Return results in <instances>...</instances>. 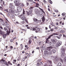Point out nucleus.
Instances as JSON below:
<instances>
[{"mask_svg": "<svg viewBox=\"0 0 66 66\" xmlns=\"http://www.w3.org/2000/svg\"><path fill=\"white\" fill-rule=\"evenodd\" d=\"M9 12H11V13L12 12V13H13V14H14V15H15V16H17L19 15L18 12H17L15 10L12 11L11 10H10Z\"/></svg>", "mask_w": 66, "mask_h": 66, "instance_id": "f257e3e1", "label": "nucleus"}, {"mask_svg": "<svg viewBox=\"0 0 66 66\" xmlns=\"http://www.w3.org/2000/svg\"><path fill=\"white\" fill-rule=\"evenodd\" d=\"M14 2L15 3V5L16 6H19V4H20V1L19 0H14Z\"/></svg>", "mask_w": 66, "mask_h": 66, "instance_id": "f03ea898", "label": "nucleus"}, {"mask_svg": "<svg viewBox=\"0 0 66 66\" xmlns=\"http://www.w3.org/2000/svg\"><path fill=\"white\" fill-rule=\"evenodd\" d=\"M20 18L23 21L25 20L26 19V17L24 15V14L21 15L20 16Z\"/></svg>", "mask_w": 66, "mask_h": 66, "instance_id": "7ed1b4c3", "label": "nucleus"}, {"mask_svg": "<svg viewBox=\"0 0 66 66\" xmlns=\"http://www.w3.org/2000/svg\"><path fill=\"white\" fill-rule=\"evenodd\" d=\"M9 7L11 9H14L15 8V6L13 5V3H11L9 4Z\"/></svg>", "mask_w": 66, "mask_h": 66, "instance_id": "20e7f679", "label": "nucleus"}, {"mask_svg": "<svg viewBox=\"0 0 66 66\" xmlns=\"http://www.w3.org/2000/svg\"><path fill=\"white\" fill-rule=\"evenodd\" d=\"M34 20L36 24L40 22V20H38L36 18L34 19Z\"/></svg>", "mask_w": 66, "mask_h": 66, "instance_id": "39448f33", "label": "nucleus"}, {"mask_svg": "<svg viewBox=\"0 0 66 66\" xmlns=\"http://www.w3.org/2000/svg\"><path fill=\"white\" fill-rule=\"evenodd\" d=\"M22 10V8L21 7L19 6L17 8V11L18 12H20Z\"/></svg>", "mask_w": 66, "mask_h": 66, "instance_id": "423d86ee", "label": "nucleus"}, {"mask_svg": "<svg viewBox=\"0 0 66 66\" xmlns=\"http://www.w3.org/2000/svg\"><path fill=\"white\" fill-rule=\"evenodd\" d=\"M52 47H47V50H48V51H50V54H51L52 53Z\"/></svg>", "mask_w": 66, "mask_h": 66, "instance_id": "0eeeda50", "label": "nucleus"}, {"mask_svg": "<svg viewBox=\"0 0 66 66\" xmlns=\"http://www.w3.org/2000/svg\"><path fill=\"white\" fill-rule=\"evenodd\" d=\"M62 42L61 41H59L56 44V47H59L61 45Z\"/></svg>", "mask_w": 66, "mask_h": 66, "instance_id": "6e6552de", "label": "nucleus"}, {"mask_svg": "<svg viewBox=\"0 0 66 66\" xmlns=\"http://www.w3.org/2000/svg\"><path fill=\"white\" fill-rule=\"evenodd\" d=\"M32 10H30L29 12H27V15H30V14H32Z\"/></svg>", "mask_w": 66, "mask_h": 66, "instance_id": "1a4fd4ad", "label": "nucleus"}, {"mask_svg": "<svg viewBox=\"0 0 66 66\" xmlns=\"http://www.w3.org/2000/svg\"><path fill=\"white\" fill-rule=\"evenodd\" d=\"M1 62H4V64H5V65H7V66H9V65H8V64H7V63L4 60H3V59H2V61H1Z\"/></svg>", "mask_w": 66, "mask_h": 66, "instance_id": "9d476101", "label": "nucleus"}, {"mask_svg": "<svg viewBox=\"0 0 66 66\" xmlns=\"http://www.w3.org/2000/svg\"><path fill=\"white\" fill-rule=\"evenodd\" d=\"M36 29H37V27H35L33 28L32 27H31L30 30H32V29L33 31H35L36 30Z\"/></svg>", "mask_w": 66, "mask_h": 66, "instance_id": "9b49d317", "label": "nucleus"}, {"mask_svg": "<svg viewBox=\"0 0 66 66\" xmlns=\"http://www.w3.org/2000/svg\"><path fill=\"white\" fill-rule=\"evenodd\" d=\"M41 30V29L39 28H37V30L35 31L36 33H38L39 32V31Z\"/></svg>", "mask_w": 66, "mask_h": 66, "instance_id": "f8f14e48", "label": "nucleus"}, {"mask_svg": "<svg viewBox=\"0 0 66 66\" xmlns=\"http://www.w3.org/2000/svg\"><path fill=\"white\" fill-rule=\"evenodd\" d=\"M54 59H55L57 61V60H59V58L57 56H55L54 57Z\"/></svg>", "mask_w": 66, "mask_h": 66, "instance_id": "ddd939ff", "label": "nucleus"}, {"mask_svg": "<svg viewBox=\"0 0 66 66\" xmlns=\"http://www.w3.org/2000/svg\"><path fill=\"white\" fill-rule=\"evenodd\" d=\"M61 51L62 53H64L65 51V49L64 48H62L61 50Z\"/></svg>", "mask_w": 66, "mask_h": 66, "instance_id": "4468645a", "label": "nucleus"}, {"mask_svg": "<svg viewBox=\"0 0 66 66\" xmlns=\"http://www.w3.org/2000/svg\"><path fill=\"white\" fill-rule=\"evenodd\" d=\"M48 39H49L47 38V39H46L45 43H49V40H48Z\"/></svg>", "mask_w": 66, "mask_h": 66, "instance_id": "2eb2a0df", "label": "nucleus"}, {"mask_svg": "<svg viewBox=\"0 0 66 66\" xmlns=\"http://www.w3.org/2000/svg\"><path fill=\"white\" fill-rule=\"evenodd\" d=\"M64 55H65V54L62 53L61 54V56L62 58H63L64 57Z\"/></svg>", "mask_w": 66, "mask_h": 66, "instance_id": "dca6fc26", "label": "nucleus"}, {"mask_svg": "<svg viewBox=\"0 0 66 66\" xmlns=\"http://www.w3.org/2000/svg\"><path fill=\"white\" fill-rule=\"evenodd\" d=\"M20 48L21 49V50L23 49V47L22 46V44H21L20 45Z\"/></svg>", "mask_w": 66, "mask_h": 66, "instance_id": "f3484780", "label": "nucleus"}, {"mask_svg": "<svg viewBox=\"0 0 66 66\" xmlns=\"http://www.w3.org/2000/svg\"><path fill=\"white\" fill-rule=\"evenodd\" d=\"M36 7H38L39 6V4L38 3H36Z\"/></svg>", "mask_w": 66, "mask_h": 66, "instance_id": "a211bd4d", "label": "nucleus"}, {"mask_svg": "<svg viewBox=\"0 0 66 66\" xmlns=\"http://www.w3.org/2000/svg\"><path fill=\"white\" fill-rule=\"evenodd\" d=\"M20 4L21 6H23V7L24 6V4H23V3H21L20 2Z\"/></svg>", "mask_w": 66, "mask_h": 66, "instance_id": "6ab92c4d", "label": "nucleus"}, {"mask_svg": "<svg viewBox=\"0 0 66 66\" xmlns=\"http://www.w3.org/2000/svg\"><path fill=\"white\" fill-rule=\"evenodd\" d=\"M58 66H62V64H61V63H59L58 64Z\"/></svg>", "mask_w": 66, "mask_h": 66, "instance_id": "aec40b11", "label": "nucleus"}, {"mask_svg": "<svg viewBox=\"0 0 66 66\" xmlns=\"http://www.w3.org/2000/svg\"><path fill=\"white\" fill-rule=\"evenodd\" d=\"M31 43H32V40H29L28 41V43L29 44H31Z\"/></svg>", "mask_w": 66, "mask_h": 66, "instance_id": "412c9836", "label": "nucleus"}, {"mask_svg": "<svg viewBox=\"0 0 66 66\" xmlns=\"http://www.w3.org/2000/svg\"><path fill=\"white\" fill-rule=\"evenodd\" d=\"M53 42L54 44H55L56 43V40H53Z\"/></svg>", "mask_w": 66, "mask_h": 66, "instance_id": "4be33fe9", "label": "nucleus"}, {"mask_svg": "<svg viewBox=\"0 0 66 66\" xmlns=\"http://www.w3.org/2000/svg\"><path fill=\"white\" fill-rule=\"evenodd\" d=\"M52 51L54 53H55V52H56V50L54 49L53 50H52Z\"/></svg>", "mask_w": 66, "mask_h": 66, "instance_id": "5701e85b", "label": "nucleus"}, {"mask_svg": "<svg viewBox=\"0 0 66 66\" xmlns=\"http://www.w3.org/2000/svg\"><path fill=\"white\" fill-rule=\"evenodd\" d=\"M45 20V19L44 16H43V17L42 18V21H44Z\"/></svg>", "mask_w": 66, "mask_h": 66, "instance_id": "b1692460", "label": "nucleus"}, {"mask_svg": "<svg viewBox=\"0 0 66 66\" xmlns=\"http://www.w3.org/2000/svg\"><path fill=\"white\" fill-rule=\"evenodd\" d=\"M4 30H5V31H6V32L7 31V28H6L4 27Z\"/></svg>", "mask_w": 66, "mask_h": 66, "instance_id": "393cba45", "label": "nucleus"}, {"mask_svg": "<svg viewBox=\"0 0 66 66\" xmlns=\"http://www.w3.org/2000/svg\"><path fill=\"white\" fill-rule=\"evenodd\" d=\"M22 31H23L24 32H26V31H27V30L24 29H22Z\"/></svg>", "mask_w": 66, "mask_h": 66, "instance_id": "a878e982", "label": "nucleus"}, {"mask_svg": "<svg viewBox=\"0 0 66 66\" xmlns=\"http://www.w3.org/2000/svg\"><path fill=\"white\" fill-rule=\"evenodd\" d=\"M53 35H51L50 36H48V38H50V37H52V36H53Z\"/></svg>", "mask_w": 66, "mask_h": 66, "instance_id": "bb28decb", "label": "nucleus"}, {"mask_svg": "<svg viewBox=\"0 0 66 66\" xmlns=\"http://www.w3.org/2000/svg\"><path fill=\"white\" fill-rule=\"evenodd\" d=\"M60 32L62 33H64V30H61L60 31Z\"/></svg>", "mask_w": 66, "mask_h": 66, "instance_id": "cd10ccee", "label": "nucleus"}, {"mask_svg": "<svg viewBox=\"0 0 66 66\" xmlns=\"http://www.w3.org/2000/svg\"><path fill=\"white\" fill-rule=\"evenodd\" d=\"M2 33L3 32L2 31L0 30V34H1V35H2Z\"/></svg>", "mask_w": 66, "mask_h": 66, "instance_id": "c85d7f7f", "label": "nucleus"}, {"mask_svg": "<svg viewBox=\"0 0 66 66\" xmlns=\"http://www.w3.org/2000/svg\"><path fill=\"white\" fill-rule=\"evenodd\" d=\"M49 1H50V4H52V2L51 1V0H49Z\"/></svg>", "mask_w": 66, "mask_h": 66, "instance_id": "c756f323", "label": "nucleus"}, {"mask_svg": "<svg viewBox=\"0 0 66 66\" xmlns=\"http://www.w3.org/2000/svg\"><path fill=\"white\" fill-rule=\"evenodd\" d=\"M7 33V34H9V33H11V31H6Z\"/></svg>", "mask_w": 66, "mask_h": 66, "instance_id": "7c9ffc66", "label": "nucleus"}, {"mask_svg": "<svg viewBox=\"0 0 66 66\" xmlns=\"http://www.w3.org/2000/svg\"><path fill=\"white\" fill-rule=\"evenodd\" d=\"M38 10H37L35 12V13H36L37 14V13H38Z\"/></svg>", "mask_w": 66, "mask_h": 66, "instance_id": "2f4dec72", "label": "nucleus"}, {"mask_svg": "<svg viewBox=\"0 0 66 66\" xmlns=\"http://www.w3.org/2000/svg\"><path fill=\"white\" fill-rule=\"evenodd\" d=\"M5 37H6V35H3V38H5Z\"/></svg>", "mask_w": 66, "mask_h": 66, "instance_id": "473e14b6", "label": "nucleus"}, {"mask_svg": "<svg viewBox=\"0 0 66 66\" xmlns=\"http://www.w3.org/2000/svg\"><path fill=\"white\" fill-rule=\"evenodd\" d=\"M60 61H61V62H63V60H62V59H61L60 58Z\"/></svg>", "mask_w": 66, "mask_h": 66, "instance_id": "72a5a7b5", "label": "nucleus"}, {"mask_svg": "<svg viewBox=\"0 0 66 66\" xmlns=\"http://www.w3.org/2000/svg\"><path fill=\"white\" fill-rule=\"evenodd\" d=\"M17 61H20V58L19 57L17 59Z\"/></svg>", "mask_w": 66, "mask_h": 66, "instance_id": "f704fd0d", "label": "nucleus"}, {"mask_svg": "<svg viewBox=\"0 0 66 66\" xmlns=\"http://www.w3.org/2000/svg\"><path fill=\"white\" fill-rule=\"evenodd\" d=\"M48 62L49 63H50L51 64V61H50V60H48Z\"/></svg>", "mask_w": 66, "mask_h": 66, "instance_id": "c9c22d12", "label": "nucleus"}, {"mask_svg": "<svg viewBox=\"0 0 66 66\" xmlns=\"http://www.w3.org/2000/svg\"><path fill=\"white\" fill-rule=\"evenodd\" d=\"M65 13H64L62 14V16H64V15H65Z\"/></svg>", "mask_w": 66, "mask_h": 66, "instance_id": "e433bc0d", "label": "nucleus"}, {"mask_svg": "<svg viewBox=\"0 0 66 66\" xmlns=\"http://www.w3.org/2000/svg\"><path fill=\"white\" fill-rule=\"evenodd\" d=\"M55 12H56L57 13H58V10H57V9H56L55 10Z\"/></svg>", "mask_w": 66, "mask_h": 66, "instance_id": "4c0bfd02", "label": "nucleus"}, {"mask_svg": "<svg viewBox=\"0 0 66 66\" xmlns=\"http://www.w3.org/2000/svg\"><path fill=\"white\" fill-rule=\"evenodd\" d=\"M48 44H50V45H51V42H48Z\"/></svg>", "mask_w": 66, "mask_h": 66, "instance_id": "58836bf2", "label": "nucleus"}, {"mask_svg": "<svg viewBox=\"0 0 66 66\" xmlns=\"http://www.w3.org/2000/svg\"><path fill=\"white\" fill-rule=\"evenodd\" d=\"M51 59H53V58H54V57H53V56H51Z\"/></svg>", "mask_w": 66, "mask_h": 66, "instance_id": "ea45409f", "label": "nucleus"}, {"mask_svg": "<svg viewBox=\"0 0 66 66\" xmlns=\"http://www.w3.org/2000/svg\"><path fill=\"white\" fill-rule=\"evenodd\" d=\"M40 59H38V62H40Z\"/></svg>", "mask_w": 66, "mask_h": 66, "instance_id": "a19ab883", "label": "nucleus"}, {"mask_svg": "<svg viewBox=\"0 0 66 66\" xmlns=\"http://www.w3.org/2000/svg\"><path fill=\"white\" fill-rule=\"evenodd\" d=\"M0 14H1V15H3L4 16V15H3L1 12L0 13Z\"/></svg>", "mask_w": 66, "mask_h": 66, "instance_id": "79ce46f5", "label": "nucleus"}, {"mask_svg": "<svg viewBox=\"0 0 66 66\" xmlns=\"http://www.w3.org/2000/svg\"><path fill=\"white\" fill-rule=\"evenodd\" d=\"M28 1L30 2H32V0H28Z\"/></svg>", "mask_w": 66, "mask_h": 66, "instance_id": "37998d69", "label": "nucleus"}, {"mask_svg": "<svg viewBox=\"0 0 66 66\" xmlns=\"http://www.w3.org/2000/svg\"><path fill=\"white\" fill-rule=\"evenodd\" d=\"M43 2L44 3H46V1L45 0H44L43 1Z\"/></svg>", "mask_w": 66, "mask_h": 66, "instance_id": "c03bdc74", "label": "nucleus"}, {"mask_svg": "<svg viewBox=\"0 0 66 66\" xmlns=\"http://www.w3.org/2000/svg\"><path fill=\"white\" fill-rule=\"evenodd\" d=\"M25 12V11H24V10H23V14H24Z\"/></svg>", "mask_w": 66, "mask_h": 66, "instance_id": "a18cd8bd", "label": "nucleus"}, {"mask_svg": "<svg viewBox=\"0 0 66 66\" xmlns=\"http://www.w3.org/2000/svg\"><path fill=\"white\" fill-rule=\"evenodd\" d=\"M27 29H31V27L30 28V27H27Z\"/></svg>", "mask_w": 66, "mask_h": 66, "instance_id": "49530a36", "label": "nucleus"}, {"mask_svg": "<svg viewBox=\"0 0 66 66\" xmlns=\"http://www.w3.org/2000/svg\"><path fill=\"white\" fill-rule=\"evenodd\" d=\"M13 39H11L10 40V42L12 43V42H13Z\"/></svg>", "mask_w": 66, "mask_h": 66, "instance_id": "de8ad7c7", "label": "nucleus"}, {"mask_svg": "<svg viewBox=\"0 0 66 66\" xmlns=\"http://www.w3.org/2000/svg\"><path fill=\"white\" fill-rule=\"evenodd\" d=\"M59 37H62V34L60 35L59 36Z\"/></svg>", "mask_w": 66, "mask_h": 66, "instance_id": "09e8293b", "label": "nucleus"}, {"mask_svg": "<svg viewBox=\"0 0 66 66\" xmlns=\"http://www.w3.org/2000/svg\"><path fill=\"white\" fill-rule=\"evenodd\" d=\"M25 21L27 23H28V21L27 20H25Z\"/></svg>", "mask_w": 66, "mask_h": 66, "instance_id": "8fccbe9b", "label": "nucleus"}, {"mask_svg": "<svg viewBox=\"0 0 66 66\" xmlns=\"http://www.w3.org/2000/svg\"><path fill=\"white\" fill-rule=\"evenodd\" d=\"M0 28L1 29H2V30H3V28L1 26H0Z\"/></svg>", "mask_w": 66, "mask_h": 66, "instance_id": "3c124183", "label": "nucleus"}, {"mask_svg": "<svg viewBox=\"0 0 66 66\" xmlns=\"http://www.w3.org/2000/svg\"><path fill=\"white\" fill-rule=\"evenodd\" d=\"M10 48L11 49H13V47L12 46H10Z\"/></svg>", "mask_w": 66, "mask_h": 66, "instance_id": "603ef678", "label": "nucleus"}, {"mask_svg": "<svg viewBox=\"0 0 66 66\" xmlns=\"http://www.w3.org/2000/svg\"><path fill=\"white\" fill-rule=\"evenodd\" d=\"M0 20L1 21H3V20L2 19L0 18Z\"/></svg>", "mask_w": 66, "mask_h": 66, "instance_id": "864d4df0", "label": "nucleus"}, {"mask_svg": "<svg viewBox=\"0 0 66 66\" xmlns=\"http://www.w3.org/2000/svg\"><path fill=\"white\" fill-rule=\"evenodd\" d=\"M37 66H39V63H37Z\"/></svg>", "mask_w": 66, "mask_h": 66, "instance_id": "5fc2aeb1", "label": "nucleus"}, {"mask_svg": "<svg viewBox=\"0 0 66 66\" xmlns=\"http://www.w3.org/2000/svg\"><path fill=\"white\" fill-rule=\"evenodd\" d=\"M40 64L41 65H43V63L42 62H40Z\"/></svg>", "mask_w": 66, "mask_h": 66, "instance_id": "6e6d98bb", "label": "nucleus"}, {"mask_svg": "<svg viewBox=\"0 0 66 66\" xmlns=\"http://www.w3.org/2000/svg\"><path fill=\"white\" fill-rule=\"evenodd\" d=\"M57 38H58V39H60V38H61V37H59L57 36Z\"/></svg>", "mask_w": 66, "mask_h": 66, "instance_id": "4d7b16f0", "label": "nucleus"}, {"mask_svg": "<svg viewBox=\"0 0 66 66\" xmlns=\"http://www.w3.org/2000/svg\"><path fill=\"white\" fill-rule=\"evenodd\" d=\"M64 61H65V62H66V58H64Z\"/></svg>", "mask_w": 66, "mask_h": 66, "instance_id": "13d9d810", "label": "nucleus"}, {"mask_svg": "<svg viewBox=\"0 0 66 66\" xmlns=\"http://www.w3.org/2000/svg\"><path fill=\"white\" fill-rule=\"evenodd\" d=\"M24 21H22L21 22V23H24Z\"/></svg>", "mask_w": 66, "mask_h": 66, "instance_id": "bf43d9fd", "label": "nucleus"}, {"mask_svg": "<svg viewBox=\"0 0 66 66\" xmlns=\"http://www.w3.org/2000/svg\"><path fill=\"white\" fill-rule=\"evenodd\" d=\"M50 31H53V29H51L50 30Z\"/></svg>", "mask_w": 66, "mask_h": 66, "instance_id": "052dcab7", "label": "nucleus"}, {"mask_svg": "<svg viewBox=\"0 0 66 66\" xmlns=\"http://www.w3.org/2000/svg\"><path fill=\"white\" fill-rule=\"evenodd\" d=\"M55 29H57V27H55Z\"/></svg>", "mask_w": 66, "mask_h": 66, "instance_id": "680f3d73", "label": "nucleus"}, {"mask_svg": "<svg viewBox=\"0 0 66 66\" xmlns=\"http://www.w3.org/2000/svg\"><path fill=\"white\" fill-rule=\"evenodd\" d=\"M33 7H31L30 8V10H31V9H33Z\"/></svg>", "mask_w": 66, "mask_h": 66, "instance_id": "e2e57ef3", "label": "nucleus"}, {"mask_svg": "<svg viewBox=\"0 0 66 66\" xmlns=\"http://www.w3.org/2000/svg\"><path fill=\"white\" fill-rule=\"evenodd\" d=\"M26 4H27V6L28 5H29V3H28V2Z\"/></svg>", "mask_w": 66, "mask_h": 66, "instance_id": "0e129e2a", "label": "nucleus"}, {"mask_svg": "<svg viewBox=\"0 0 66 66\" xmlns=\"http://www.w3.org/2000/svg\"><path fill=\"white\" fill-rule=\"evenodd\" d=\"M13 61H14V62H16V60H14Z\"/></svg>", "mask_w": 66, "mask_h": 66, "instance_id": "69168bd1", "label": "nucleus"}, {"mask_svg": "<svg viewBox=\"0 0 66 66\" xmlns=\"http://www.w3.org/2000/svg\"><path fill=\"white\" fill-rule=\"evenodd\" d=\"M34 52V50L32 52V53H33Z\"/></svg>", "mask_w": 66, "mask_h": 66, "instance_id": "338daca9", "label": "nucleus"}, {"mask_svg": "<svg viewBox=\"0 0 66 66\" xmlns=\"http://www.w3.org/2000/svg\"><path fill=\"white\" fill-rule=\"evenodd\" d=\"M25 60V59L23 58V60H22L23 61H24Z\"/></svg>", "mask_w": 66, "mask_h": 66, "instance_id": "774afa93", "label": "nucleus"}]
</instances>
